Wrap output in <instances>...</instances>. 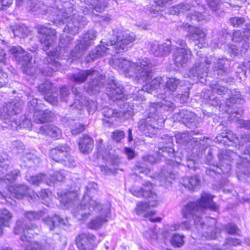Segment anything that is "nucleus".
Segmentation results:
<instances>
[{
  "mask_svg": "<svg viewBox=\"0 0 250 250\" xmlns=\"http://www.w3.org/2000/svg\"><path fill=\"white\" fill-rule=\"evenodd\" d=\"M243 110L241 108L234 111L230 116V120L232 122H238L240 127L248 129L247 132L242 133L238 137L236 134L231 131H227L226 133L216 136V142H222L221 138H227L229 141L234 143L240 151L237 154L230 150H220L218 153L219 163L216 166H212L206 170V173L210 176H214L216 174L221 175L222 177H227L229 175L231 170V163L236 161L237 166L236 174L238 179L240 181H246L250 182V173L249 169L250 166V145L246 146L243 150L242 146L250 141V120L245 121L240 119L237 116L241 115Z\"/></svg>",
  "mask_w": 250,
  "mask_h": 250,
  "instance_id": "1",
  "label": "nucleus"
},
{
  "mask_svg": "<svg viewBox=\"0 0 250 250\" xmlns=\"http://www.w3.org/2000/svg\"><path fill=\"white\" fill-rule=\"evenodd\" d=\"M23 0H16L17 6H21ZM24 4L28 11L35 14L47 15L55 24L66 23L63 32L70 35L77 34L79 29L87 23L86 18L76 15L74 0H49L44 3L38 0H27Z\"/></svg>",
  "mask_w": 250,
  "mask_h": 250,
  "instance_id": "2",
  "label": "nucleus"
},
{
  "mask_svg": "<svg viewBox=\"0 0 250 250\" xmlns=\"http://www.w3.org/2000/svg\"><path fill=\"white\" fill-rule=\"evenodd\" d=\"M97 185L94 182L90 183L86 188V192L83 195L80 204H78V194L70 191L64 194L58 193L60 202L67 208H73L72 213L79 220H85L92 214H96V217L88 223V227L96 229L108 221L110 212L109 204L101 205L91 197L96 193Z\"/></svg>",
  "mask_w": 250,
  "mask_h": 250,
  "instance_id": "3",
  "label": "nucleus"
},
{
  "mask_svg": "<svg viewBox=\"0 0 250 250\" xmlns=\"http://www.w3.org/2000/svg\"><path fill=\"white\" fill-rule=\"evenodd\" d=\"M213 196L208 193L203 192L201 199L197 202H191L184 207L182 209L183 217L193 220L196 229L201 234V238L205 239H215L222 230H225L230 234L238 235L239 229L234 224L229 223L226 226L216 225V220L212 217L207 218L208 224L201 221L200 215L207 208L213 211H217L218 206L212 201Z\"/></svg>",
  "mask_w": 250,
  "mask_h": 250,
  "instance_id": "4",
  "label": "nucleus"
},
{
  "mask_svg": "<svg viewBox=\"0 0 250 250\" xmlns=\"http://www.w3.org/2000/svg\"><path fill=\"white\" fill-rule=\"evenodd\" d=\"M109 64L126 77L133 78L138 83H146L144 87H147L146 91L148 93L157 89L161 82L160 77L152 80V68L154 64L152 61L147 58H139L135 62L123 58H112Z\"/></svg>",
  "mask_w": 250,
  "mask_h": 250,
  "instance_id": "5",
  "label": "nucleus"
},
{
  "mask_svg": "<svg viewBox=\"0 0 250 250\" xmlns=\"http://www.w3.org/2000/svg\"><path fill=\"white\" fill-rule=\"evenodd\" d=\"M134 33L128 30L119 32L116 36V41H101V44L93 49L86 57L87 62L93 61L100 57L109 54L111 56L123 51H126L135 41Z\"/></svg>",
  "mask_w": 250,
  "mask_h": 250,
  "instance_id": "6",
  "label": "nucleus"
},
{
  "mask_svg": "<svg viewBox=\"0 0 250 250\" xmlns=\"http://www.w3.org/2000/svg\"><path fill=\"white\" fill-rule=\"evenodd\" d=\"M175 108L174 104L170 101L164 100L160 103H151L149 107L146 109L147 117L140 120L138 128L145 135L152 137L157 130L163 126L165 116L158 115L159 113L165 111H172Z\"/></svg>",
  "mask_w": 250,
  "mask_h": 250,
  "instance_id": "7",
  "label": "nucleus"
},
{
  "mask_svg": "<svg viewBox=\"0 0 250 250\" xmlns=\"http://www.w3.org/2000/svg\"><path fill=\"white\" fill-rule=\"evenodd\" d=\"M153 186L151 183L146 182L143 187L133 186L130 189L131 194L137 197H144L148 198V203L143 202H138L136 208V213L138 215H142L146 219L153 222H160V217L153 218L156 214L155 210H151L146 212L149 207H155L158 204L157 194L152 191Z\"/></svg>",
  "mask_w": 250,
  "mask_h": 250,
  "instance_id": "8",
  "label": "nucleus"
},
{
  "mask_svg": "<svg viewBox=\"0 0 250 250\" xmlns=\"http://www.w3.org/2000/svg\"><path fill=\"white\" fill-rule=\"evenodd\" d=\"M226 60L224 58H216L210 56L209 58L201 57L195 63V67L189 70L188 73L185 77L189 78L195 81H200L204 83L208 75V66L212 63V69L216 72L218 75H223L227 71L225 67Z\"/></svg>",
  "mask_w": 250,
  "mask_h": 250,
  "instance_id": "9",
  "label": "nucleus"
},
{
  "mask_svg": "<svg viewBox=\"0 0 250 250\" xmlns=\"http://www.w3.org/2000/svg\"><path fill=\"white\" fill-rule=\"evenodd\" d=\"M22 104L21 100L15 98L0 105V120L5 125L3 127L13 130H17L18 128L30 127V120L24 118V121L21 123V121H17L14 116L21 113Z\"/></svg>",
  "mask_w": 250,
  "mask_h": 250,
  "instance_id": "10",
  "label": "nucleus"
},
{
  "mask_svg": "<svg viewBox=\"0 0 250 250\" xmlns=\"http://www.w3.org/2000/svg\"><path fill=\"white\" fill-rule=\"evenodd\" d=\"M40 229L35 224H27L23 219L19 220L14 228L15 234L21 235L20 239L23 242L22 245L25 250H42V245L37 242H31V239L34 234H38Z\"/></svg>",
  "mask_w": 250,
  "mask_h": 250,
  "instance_id": "11",
  "label": "nucleus"
},
{
  "mask_svg": "<svg viewBox=\"0 0 250 250\" xmlns=\"http://www.w3.org/2000/svg\"><path fill=\"white\" fill-rule=\"evenodd\" d=\"M72 80L77 83H84L87 79H92L85 87L86 92L89 94H96L100 91L101 88L105 82V76L99 74L95 70H82L72 75Z\"/></svg>",
  "mask_w": 250,
  "mask_h": 250,
  "instance_id": "12",
  "label": "nucleus"
},
{
  "mask_svg": "<svg viewBox=\"0 0 250 250\" xmlns=\"http://www.w3.org/2000/svg\"><path fill=\"white\" fill-rule=\"evenodd\" d=\"M71 148L66 144H61L51 149L50 157L55 161L62 163L68 167H74L76 162L70 155Z\"/></svg>",
  "mask_w": 250,
  "mask_h": 250,
  "instance_id": "13",
  "label": "nucleus"
},
{
  "mask_svg": "<svg viewBox=\"0 0 250 250\" xmlns=\"http://www.w3.org/2000/svg\"><path fill=\"white\" fill-rule=\"evenodd\" d=\"M96 33L94 30L88 31L80 40H77L74 48L70 54L69 59H73L71 62L75 59H79L82 56L96 38Z\"/></svg>",
  "mask_w": 250,
  "mask_h": 250,
  "instance_id": "14",
  "label": "nucleus"
},
{
  "mask_svg": "<svg viewBox=\"0 0 250 250\" xmlns=\"http://www.w3.org/2000/svg\"><path fill=\"white\" fill-rule=\"evenodd\" d=\"M243 29V35L240 30L234 31L232 40L234 42L239 43V46H236L233 44L229 45L228 51L229 54L235 55L238 54L239 49L243 48L245 50H247L249 48V43L246 40L243 39V36L245 35L247 39L250 37V24H245Z\"/></svg>",
  "mask_w": 250,
  "mask_h": 250,
  "instance_id": "15",
  "label": "nucleus"
},
{
  "mask_svg": "<svg viewBox=\"0 0 250 250\" xmlns=\"http://www.w3.org/2000/svg\"><path fill=\"white\" fill-rule=\"evenodd\" d=\"M184 29L188 33L187 37L193 41L199 47H204L206 43V33L204 29L195 27L188 23L183 24Z\"/></svg>",
  "mask_w": 250,
  "mask_h": 250,
  "instance_id": "16",
  "label": "nucleus"
},
{
  "mask_svg": "<svg viewBox=\"0 0 250 250\" xmlns=\"http://www.w3.org/2000/svg\"><path fill=\"white\" fill-rule=\"evenodd\" d=\"M9 165L10 161L6 154L0 155V184L4 183L9 185L14 183L20 176V170L15 169L7 174L5 178H3L2 175L7 170Z\"/></svg>",
  "mask_w": 250,
  "mask_h": 250,
  "instance_id": "17",
  "label": "nucleus"
},
{
  "mask_svg": "<svg viewBox=\"0 0 250 250\" xmlns=\"http://www.w3.org/2000/svg\"><path fill=\"white\" fill-rule=\"evenodd\" d=\"M166 163L167 165L166 167H164L157 178L159 180L161 186L168 187L176 177L175 173L171 169L172 166H178L180 164V162H178L177 160L173 161L167 159L166 161Z\"/></svg>",
  "mask_w": 250,
  "mask_h": 250,
  "instance_id": "18",
  "label": "nucleus"
},
{
  "mask_svg": "<svg viewBox=\"0 0 250 250\" xmlns=\"http://www.w3.org/2000/svg\"><path fill=\"white\" fill-rule=\"evenodd\" d=\"M72 92L75 95V101L71 105L73 109L81 111L83 107V101L85 103V106L89 114L94 113L97 109V105L96 101L93 100H85V97L81 95L80 91L77 88H73Z\"/></svg>",
  "mask_w": 250,
  "mask_h": 250,
  "instance_id": "19",
  "label": "nucleus"
},
{
  "mask_svg": "<svg viewBox=\"0 0 250 250\" xmlns=\"http://www.w3.org/2000/svg\"><path fill=\"white\" fill-rule=\"evenodd\" d=\"M38 32L41 43L43 46V49L47 50L52 45L56 39V32L55 29L43 25L38 26Z\"/></svg>",
  "mask_w": 250,
  "mask_h": 250,
  "instance_id": "20",
  "label": "nucleus"
},
{
  "mask_svg": "<svg viewBox=\"0 0 250 250\" xmlns=\"http://www.w3.org/2000/svg\"><path fill=\"white\" fill-rule=\"evenodd\" d=\"M171 42L169 40L159 43L157 41L150 42L148 48L150 52L157 57H164L168 55L171 51Z\"/></svg>",
  "mask_w": 250,
  "mask_h": 250,
  "instance_id": "21",
  "label": "nucleus"
},
{
  "mask_svg": "<svg viewBox=\"0 0 250 250\" xmlns=\"http://www.w3.org/2000/svg\"><path fill=\"white\" fill-rule=\"evenodd\" d=\"M8 190L9 192V198L14 197L16 199H21L24 197L29 196L31 200L36 199L39 198L38 195L33 192L32 195L31 190L27 186L21 185L19 186H8Z\"/></svg>",
  "mask_w": 250,
  "mask_h": 250,
  "instance_id": "22",
  "label": "nucleus"
},
{
  "mask_svg": "<svg viewBox=\"0 0 250 250\" xmlns=\"http://www.w3.org/2000/svg\"><path fill=\"white\" fill-rule=\"evenodd\" d=\"M210 87L213 92L217 93L218 95L225 94L228 92L231 93V96L229 97L230 102L233 103L242 104L244 100L241 98V95L240 92L235 89L232 91L229 90L228 88L222 85V82L220 81L217 83H212L210 84Z\"/></svg>",
  "mask_w": 250,
  "mask_h": 250,
  "instance_id": "23",
  "label": "nucleus"
},
{
  "mask_svg": "<svg viewBox=\"0 0 250 250\" xmlns=\"http://www.w3.org/2000/svg\"><path fill=\"white\" fill-rule=\"evenodd\" d=\"M38 90L44 95V99L53 105L56 104L58 102V94L55 92L56 88L53 87L52 83L49 81L38 86Z\"/></svg>",
  "mask_w": 250,
  "mask_h": 250,
  "instance_id": "24",
  "label": "nucleus"
},
{
  "mask_svg": "<svg viewBox=\"0 0 250 250\" xmlns=\"http://www.w3.org/2000/svg\"><path fill=\"white\" fill-rule=\"evenodd\" d=\"M106 92L109 98L113 101L124 100L125 98L123 87L114 79H111L109 82Z\"/></svg>",
  "mask_w": 250,
  "mask_h": 250,
  "instance_id": "25",
  "label": "nucleus"
},
{
  "mask_svg": "<svg viewBox=\"0 0 250 250\" xmlns=\"http://www.w3.org/2000/svg\"><path fill=\"white\" fill-rule=\"evenodd\" d=\"M76 244L80 250H92L96 245V237L92 234H81L76 238Z\"/></svg>",
  "mask_w": 250,
  "mask_h": 250,
  "instance_id": "26",
  "label": "nucleus"
},
{
  "mask_svg": "<svg viewBox=\"0 0 250 250\" xmlns=\"http://www.w3.org/2000/svg\"><path fill=\"white\" fill-rule=\"evenodd\" d=\"M58 54L56 52H51L50 54L44 60V63L46 66L41 70L43 75L50 76L53 71L58 70L61 66L60 63L56 60L58 59Z\"/></svg>",
  "mask_w": 250,
  "mask_h": 250,
  "instance_id": "27",
  "label": "nucleus"
},
{
  "mask_svg": "<svg viewBox=\"0 0 250 250\" xmlns=\"http://www.w3.org/2000/svg\"><path fill=\"white\" fill-rule=\"evenodd\" d=\"M191 56L190 49H176L173 54V60L177 67H183L190 59Z\"/></svg>",
  "mask_w": 250,
  "mask_h": 250,
  "instance_id": "28",
  "label": "nucleus"
},
{
  "mask_svg": "<svg viewBox=\"0 0 250 250\" xmlns=\"http://www.w3.org/2000/svg\"><path fill=\"white\" fill-rule=\"evenodd\" d=\"M177 143L182 144L187 146L188 148H191L195 146L198 142L199 144H202L201 141H203L201 138H197L193 137L187 132L182 133H177L174 136Z\"/></svg>",
  "mask_w": 250,
  "mask_h": 250,
  "instance_id": "29",
  "label": "nucleus"
},
{
  "mask_svg": "<svg viewBox=\"0 0 250 250\" xmlns=\"http://www.w3.org/2000/svg\"><path fill=\"white\" fill-rule=\"evenodd\" d=\"M43 216L41 217L43 222L48 227L50 230H52L57 225L63 227L67 226L69 225L67 218L63 219L60 216L54 215L52 217L46 216L45 212L42 211Z\"/></svg>",
  "mask_w": 250,
  "mask_h": 250,
  "instance_id": "30",
  "label": "nucleus"
},
{
  "mask_svg": "<svg viewBox=\"0 0 250 250\" xmlns=\"http://www.w3.org/2000/svg\"><path fill=\"white\" fill-rule=\"evenodd\" d=\"M85 4H87L89 8L81 5V11L84 15H88L91 13V9H94L98 12H103L107 6L106 3L103 0H83Z\"/></svg>",
  "mask_w": 250,
  "mask_h": 250,
  "instance_id": "31",
  "label": "nucleus"
},
{
  "mask_svg": "<svg viewBox=\"0 0 250 250\" xmlns=\"http://www.w3.org/2000/svg\"><path fill=\"white\" fill-rule=\"evenodd\" d=\"M102 113L103 115L108 118L112 117L119 118L121 116H124L125 117L132 116L133 114V108L132 107L127 108V110L117 111L116 109H114L108 107H104L102 109Z\"/></svg>",
  "mask_w": 250,
  "mask_h": 250,
  "instance_id": "32",
  "label": "nucleus"
},
{
  "mask_svg": "<svg viewBox=\"0 0 250 250\" xmlns=\"http://www.w3.org/2000/svg\"><path fill=\"white\" fill-rule=\"evenodd\" d=\"M38 132L57 139H59L62 136V130L57 126L52 124L41 126Z\"/></svg>",
  "mask_w": 250,
  "mask_h": 250,
  "instance_id": "33",
  "label": "nucleus"
},
{
  "mask_svg": "<svg viewBox=\"0 0 250 250\" xmlns=\"http://www.w3.org/2000/svg\"><path fill=\"white\" fill-rule=\"evenodd\" d=\"M40 163V159L30 152L24 154L20 160V165L21 167L28 168L37 166Z\"/></svg>",
  "mask_w": 250,
  "mask_h": 250,
  "instance_id": "34",
  "label": "nucleus"
},
{
  "mask_svg": "<svg viewBox=\"0 0 250 250\" xmlns=\"http://www.w3.org/2000/svg\"><path fill=\"white\" fill-rule=\"evenodd\" d=\"M195 4H198L196 0H195L194 1H192L191 3L190 1H187L186 3H182L179 4H177L170 7L168 10V12L170 14L172 15H178L181 13H184L186 11L190 10L191 6H193Z\"/></svg>",
  "mask_w": 250,
  "mask_h": 250,
  "instance_id": "35",
  "label": "nucleus"
},
{
  "mask_svg": "<svg viewBox=\"0 0 250 250\" xmlns=\"http://www.w3.org/2000/svg\"><path fill=\"white\" fill-rule=\"evenodd\" d=\"M79 147L80 151L83 153H88L93 147V141L88 135H83L80 139Z\"/></svg>",
  "mask_w": 250,
  "mask_h": 250,
  "instance_id": "36",
  "label": "nucleus"
},
{
  "mask_svg": "<svg viewBox=\"0 0 250 250\" xmlns=\"http://www.w3.org/2000/svg\"><path fill=\"white\" fill-rule=\"evenodd\" d=\"M181 114L183 115V118H184L183 123L186 126L189 128L197 126L198 123L196 121V116L194 113L182 109Z\"/></svg>",
  "mask_w": 250,
  "mask_h": 250,
  "instance_id": "37",
  "label": "nucleus"
},
{
  "mask_svg": "<svg viewBox=\"0 0 250 250\" xmlns=\"http://www.w3.org/2000/svg\"><path fill=\"white\" fill-rule=\"evenodd\" d=\"M53 113L48 110H41L39 109L34 113V121L37 123H43L50 121Z\"/></svg>",
  "mask_w": 250,
  "mask_h": 250,
  "instance_id": "38",
  "label": "nucleus"
},
{
  "mask_svg": "<svg viewBox=\"0 0 250 250\" xmlns=\"http://www.w3.org/2000/svg\"><path fill=\"white\" fill-rule=\"evenodd\" d=\"M168 142L167 146L163 147L159 149L158 155H161L162 157L165 158H167L168 156L170 157H173L175 153L174 150L171 147L173 145V137L167 136Z\"/></svg>",
  "mask_w": 250,
  "mask_h": 250,
  "instance_id": "39",
  "label": "nucleus"
},
{
  "mask_svg": "<svg viewBox=\"0 0 250 250\" xmlns=\"http://www.w3.org/2000/svg\"><path fill=\"white\" fill-rule=\"evenodd\" d=\"M200 178L197 175H194L189 178H184L182 184L185 188L190 190H194L198 188L200 186Z\"/></svg>",
  "mask_w": 250,
  "mask_h": 250,
  "instance_id": "40",
  "label": "nucleus"
},
{
  "mask_svg": "<svg viewBox=\"0 0 250 250\" xmlns=\"http://www.w3.org/2000/svg\"><path fill=\"white\" fill-rule=\"evenodd\" d=\"M6 53L4 50L0 48V87L3 86L7 81V74L2 71L1 67L2 65H5L7 62Z\"/></svg>",
  "mask_w": 250,
  "mask_h": 250,
  "instance_id": "41",
  "label": "nucleus"
},
{
  "mask_svg": "<svg viewBox=\"0 0 250 250\" xmlns=\"http://www.w3.org/2000/svg\"><path fill=\"white\" fill-rule=\"evenodd\" d=\"M227 33L225 31H220L215 33L213 32L211 45L212 47L220 48L226 42Z\"/></svg>",
  "mask_w": 250,
  "mask_h": 250,
  "instance_id": "42",
  "label": "nucleus"
},
{
  "mask_svg": "<svg viewBox=\"0 0 250 250\" xmlns=\"http://www.w3.org/2000/svg\"><path fill=\"white\" fill-rule=\"evenodd\" d=\"M66 172L64 170L55 171L53 173H49V177L47 176L48 180H45V183L50 186L56 181H63L66 176Z\"/></svg>",
  "mask_w": 250,
  "mask_h": 250,
  "instance_id": "43",
  "label": "nucleus"
},
{
  "mask_svg": "<svg viewBox=\"0 0 250 250\" xmlns=\"http://www.w3.org/2000/svg\"><path fill=\"white\" fill-rule=\"evenodd\" d=\"M32 60V56L29 53L25 52V54H22L21 55L20 60L19 62H22V66L23 67V72L28 75L33 74L31 71V61Z\"/></svg>",
  "mask_w": 250,
  "mask_h": 250,
  "instance_id": "44",
  "label": "nucleus"
},
{
  "mask_svg": "<svg viewBox=\"0 0 250 250\" xmlns=\"http://www.w3.org/2000/svg\"><path fill=\"white\" fill-rule=\"evenodd\" d=\"M131 89V92L127 96L133 100L142 101L145 100L144 94L145 91L147 90L146 87H144V86L141 88L133 87Z\"/></svg>",
  "mask_w": 250,
  "mask_h": 250,
  "instance_id": "45",
  "label": "nucleus"
},
{
  "mask_svg": "<svg viewBox=\"0 0 250 250\" xmlns=\"http://www.w3.org/2000/svg\"><path fill=\"white\" fill-rule=\"evenodd\" d=\"M13 33L15 37L20 38L26 37L30 33L28 28L23 24L16 25L12 30Z\"/></svg>",
  "mask_w": 250,
  "mask_h": 250,
  "instance_id": "46",
  "label": "nucleus"
},
{
  "mask_svg": "<svg viewBox=\"0 0 250 250\" xmlns=\"http://www.w3.org/2000/svg\"><path fill=\"white\" fill-rule=\"evenodd\" d=\"M182 81L175 78H169L166 83V86L168 94H171L176 91L178 86L180 85Z\"/></svg>",
  "mask_w": 250,
  "mask_h": 250,
  "instance_id": "47",
  "label": "nucleus"
},
{
  "mask_svg": "<svg viewBox=\"0 0 250 250\" xmlns=\"http://www.w3.org/2000/svg\"><path fill=\"white\" fill-rule=\"evenodd\" d=\"M12 218V214L7 209L3 208L0 210V224L3 227H9Z\"/></svg>",
  "mask_w": 250,
  "mask_h": 250,
  "instance_id": "48",
  "label": "nucleus"
},
{
  "mask_svg": "<svg viewBox=\"0 0 250 250\" xmlns=\"http://www.w3.org/2000/svg\"><path fill=\"white\" fill-rule=\"evenodd\" d=\"M26 179L33 185L38 186L42 182L45 183V180H48L47 177L44 174H39L36 176H28L26 175Z\"/></svg>",
  "mask_w": 250,
  "mask_h": 250,
  "instance_id": "49",
  "label": "nucleus"
},
{
  "mask_svg": "<svg viewBox=\"0 0 250 250\" xmlns=\"http://www.w3.org/2000/svg\"><path fill=\"white\" fill-rule=\"evenodd\" d=\"M158 230L157 228L154 227L153 228L149 229L146 230L143 232L144 237L149 241L150 243L155 242L158 238Z\"/></svg>",
  "mask_w": 250,
  "mask_h": 250,
  "instance_id": "50",
  "label": "nucleus"
},
{
  "mask_svg": "<svg viewBox=\"0 0 250 250\" xmlns=\"http://www.w3.org/2000/svg\"><path fill=\"white\" fill-rule=\"evenodd\" d=\"M26 95L28 97V102L27 108L29 111L30 112L34 113L35 111L39 110L41 106V104H38L37 99L34 98L33 96L31 95L30 94H28V93H27Z\"/></svg>",
  "mask_w": 250,
  "mask_h": 250,
  "instance_id": "51",
  "label": "nucleus"
},
{
  "mask_svg": "<svg viewBox=\"0 0 250 250\" xmlns=\"http://www.w3.org/2000/svg\"><path fill=\"white\" fill-rule=\"evenodd\" d=\"M73 122V120L67 121V125L71 126V129L72 134L73 135H76L83 132L84 130L85 127L84 125L80 123H75L74 125H71V122Z\"/></svg>",
  "mask_w": 250,
  "mask_h": 250,
  "instance_id": "52",
  "label": "nucleus"
},
{
  "mask_svg": "<svg viewBox=\"0 0 250 250\" xmlns=\"http://www.w3.org/2000/svg\"><path fill=\"white\" fill-rule=\"evenodd\" d=\"M184 236L175 233L170 240L171 245L174 247H180L184 244Z\"/></svg>",
  "mask_w": 250,
  "mask_h": 250,
  "instance_id": "53",
  "label": "nucleus"
},
{
  "mask_svg": "<svg viewBox=\"0 0 250 250\" xmlns=\"http://www.w3.org/2000/svg\"><path fill=\"white\" fill-rule=\"evenodd\" d=\"M190 223L188 221H183L181 224H174L169 227L167 229L171 231H175L177 229L188 230L190 229Z\"/></svg>",
  "mask_w": 250,
  "mask_h": 250,
  "instance_id": "54",
  "label": "nucleus"
},
{
  "mask_svg": "<svg viewBox=\"0 0 250 250\" xmlns=\"http://www.w3.org/2000/svg\"><path fill=\"white\" fill-rule=\"evenodd\" d=\"M42 211H40L39 212L32 211H27L24 213V217L29 221L39 220L41 219V217L43 216Z\"/></svg>",
  "mask_w": 250,
  "mask_h": 250,
  "instance_id": "55",
  "label": "nucleus"
},
{
  "mask_svg": "<svg viewBox=\"0 0 250 250\" xmlns=\"http://www.w3.org/2000/svg\"><path fill=\"white\" fill-rule=\"evenodd\" d=\"M187 20L191 21H199L205 19V16L202 13L194 11L193 12H190L187 17Z\"/></svg>",
  "mask_w": 250,
  "mask_h": 250,
  "instance_id": "56",
  "label": "nucleus"
},
{
  "mask_svg": "<svg viewBox=\"0 0 250 250\" xmlns=\"http://www.w3.org/2000/svg\"><path fill=\"white\" fill-rule=\"evenodd\" d=\"M241 241L235 238H228L226 239L225 244L223 245V249H227L228 248L230 247L231 246H236L240 245Z\"/></svg>",
  "mask_w": 250,
  "mask_h": 250,
  "instance_id": "57",
  "label": "nucleus"
},
{
  "mask_svg": "<svg viewBox=\"0 0 250 250\" xmlns=\"http://www.w3.org/2000/svg\"><path fill=\"white\" fill-rule=\"evenodd\" d=\"M9 146L12 150H17L19 152L23 150L25 148L24 144L19 140H14L12 141Z\"/></svg>",
  "mask_w": 250,
  "mask_h": 250,
  "instance_id": "58",
  "label": "nucleus"
},
{
  "mask_svg": "<svg viewBox=\"0 0 250 250\" xmlns=\"http://www.w3.org/2000/svg\"><path fill=\"white\" fill-rule=\"evenodd\" d=\"M134 172L136 175L140 173L147 174L149 172V169L147 167H144L143 164L139 163L135 167Z\"/></svg>",
  "mask_w": 250,
  "mask_h": 250,
  "instance_id": "59",
  "label": "nucleus"
},
{
  "mask_svg": "<svg viewBox=\"0 0 250 250\" xmlns=\"http://www.w3.org/2000/svg\"><path fill=\"white\" fill-rule=\"evenodd\" d=\"M11 54L17 58L18 60H20L21 55L22 54H25V51L20 46H13L10 49Z\"/></svg>",
  "mask_w": 250,
  "mask_h": 250,
  "instance_id": "60",
  "label": "nucleus"
},
{
  "mask_svg": "<svg viewBox=\"0 0 250 250\" xmlns=\"http://www.w3.org/2000/svg\"><path fill=\"white\" fill-rule=\"evenodd\" d=\"M70 94L69 90L67 87L63 86L60 89V99L61 101L67 102L68 96Z\"/></svg>",
  "mask_w": 250,
  "mask_h": 250,
  "instance_id": "61",
  "label": "nucleus"
},
{
  "mask_svg": "<svg viewBox=\"0 0 250 250\" xmlns=\"http://www.w3.org/2000/svg\"><path fill=\"white\" fill-rule=\"evenodd\" d=\"M229 21L234 27H239L245 22V19L243 17H234L230 18Z\"/></svg>",
  "mask_w": 250,
  "mask_h": 250,
  "instance_id": "62",
  "label": "nucleus"
},
{
  "mask_svg": "<svg viewBox=\"0 0 250 250\" xmlns=\"http://www.w3.org/2000/svg\"><path fill=\"white\" fill-rule=\"evenodd\" d=\"M72 39V37L66 35L62 34L60 38V46L61 47H64L67 46L69 42Z\"/></svg>",
  "mask_w": 250,
  "mask_h": 250,
  "instance_id": "63",
  "label": "nucleus"
},
{
  "mask_svg": "<svg viewBox=\"0 0 250 250\" xmlns=\"http://www.w3.org/2000/svg\"><path fill=\"white\" fill-rule=\"evenodd\" d=\"M208 6L215 12L218 10L220 7V3L219 0H207Z\"/></svg>",
  "mask_w": 250,
  "mask_h": 250,
  "instance_id": "64",
  "label": "nucleus"
}]
</instances>
